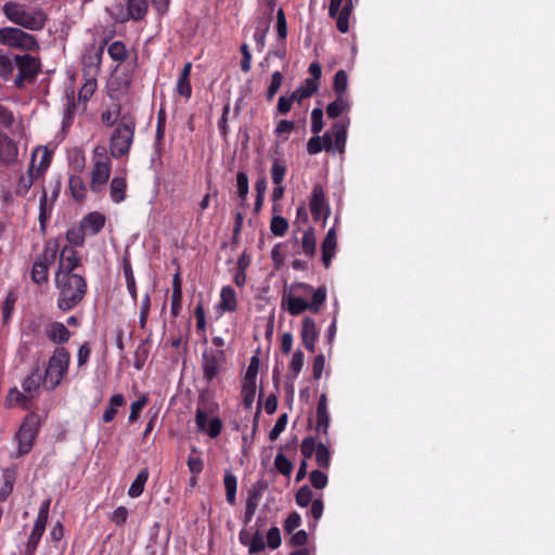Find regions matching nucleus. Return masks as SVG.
Masks as SVG:
<instances>
[{
  "label": "nucleus",
  "mask_w": 555,
  "mask_h": 555,
  "mask_svg": "<svg viewBox=\"0 0 555 555\" xmlns=\"http://www.w3.org/2000/svg\"><path fill=\"white\" fill-rule=\"evenodd\" d=\"M57 245L48 243L41 256H39L31 268L30 279L34 283L41 285L49 280V267L55 260Z\"/></svg>",
  "instance_id": "obj_9"
},
{
  "label": "nucleus",
  "mask_w": 555,
  "mask_h": 555,
  "mask_svg": "<svg viewBox=\"0 0 555 555\" xmlns=\"http://www.w3.org/2000/svg\"><path fill=\"white\" fill-rule=\"evenodd\" d=\"M127 179L125 176H117L111 180L109 196L113 203L119 204L126 199Z\"/></svg>",
  "instance_id": "obj_22"
},
{
  "label": "nucleus",
  "mask_w": 555,
  "mask_h": 555,
  "mask_svg": "<svg viewBox=\"0 0 555 555\" xmlns=\"http://www.w3.org/2000/svg\"><path fill=\"white\" fill-rule=\"evenodd\" d=\"M16 302V296L10 292L1 307L3 323L7 324L12 317L14 306Z\"/></svg>",
  "instance_id": "obj_54"
},
{
  "label": "nucleus",
  "mask_w": 555,
  "mask_h": 555,
  "mask_svg": "<svg viewBox=\"0 0 555 555\" xmlns=\"http://www.w3.org/2000/svg\"><path fill=\"white\" fill-rule=\"evenodd\" d=\"M44 525H40L38 522L34 524L33 530L28 537L27 543L25 545L24 555H35L37 547L41 541V538L46 531Z\"/></svg>",
  "instance_id": "obj_27"
},
{
  "label": "nucleus",
  "mask_w": 555,
  "mask_h": 555,
  "mask_svg": "<svg viewBox=\"0 0 555 555\" xmlns=\"http://www.w3.org/2000/svg\"><path fill=\"white\" fill-rule=\"evenodd\" d=\"M39 431V420L35 414L27 415L22 425L20 426L18 431L15 435V439L18 444L17 453L15 457H21L27 453H29L33 449L34 442Z\"/></svg>",
  "instance_id": "obj_7"
},
{
  "label": "nucleus",
  "mask_w": 555,
  "mask_h": 555,
  "mask_svg": "<svg viewBox=\"0 0 555 555\" xmlns=\"http://www.w3.org/2000/svg\"><path fill=\"white\" fill-rule=\"evenodd\" d=\"M70 195L77 202H82L87 196V185L79 175H72L68 180Z\"/></svg>",
  "instance_id": "obj_29"
},
{
  "label": "nucleus",
  "mask_w": 555,
  "mask_h": 555,
  "mask_svg": "<svg viewBox=\"0 0 555 555\" xmlns=\"http://www.w3.org/2000/svg\"><path fill=\"white\" fill-rule=\"evenodd\" d=\"M195 423L199 431H205L210 438H217L222 430V422L219 417H212L207 425V412L201 408L196 410Z\"/></svg>",
  "instance_id": "obj_16"
},
{
  "label": "nucleus",
  "mask_w": 555,
  "mask_h": 555,
  "mask_svg": "<svg viewBox=\"0 0 555 555\" xmlns=\"http://www.w3.org/2000/svg\"><path fill=\"white\" fill-rule=\"evenodd\" d=\"M126 404V398L122 393H115L108 400V405L104 410V413L102 415L103 423L107 424L115 420L118 408Z\"/></svg>",
  "instance_id": "obj_26"
},
{
  "label": "nucleus",
  "mask_w": 555,
  "mask_h": 555,
  "mask_svg": "<svg viewBox=\"0 0 555 555\" xmlns=\"http://www.w3.org/2000/svg\"><path fill=\"white\" fill-rule=\"evenodd\" d=\"M349 126V120H337L332 126V134L335 142V146L339 153L345 152L346 141H347V129Z\"/></svg>",
  "instance_id": "obj_25"
},
{
  "label": "nucleus",
  "mask_w": 555,
  "mask_h": 555,
  "mask_svg": "<svg viewBox=\"0 0 555 555\" xmlns=\"http://www.w3.org/2000/svg\"><path fill=\"white\" fill-rule=\"evenodd\" d=\"M2 12L10 22L30 30L42 29L47 22L41 10H27L25 5L13 1L7 2Z\"/></svg>",
  "instance_id": "obj_4"
},
{
  "label": "nucleus",
  "mask_w": 555,
  "mask_h": 555,
  "mask_svg": "<svg viewBox=\"0 0 555 555\" xmlns=\"http://www.w3.org/2000/svg\"><path fill=\"white\" fill-rule=\"evenodd\" d=\"M49 167V160L47 153L43 155L38 167L35 166L34 160L30 163L27 171L21 175L17 186L15 190L16 195L26 196L34 183L43 176L44 171Z\"/></svg>",
  "instance_id": "obj_10"
},
{
  "label": "nucleus",
  "mask_w": 555,
  "mask_h": 555,
  "mask_svg": "<svg viewBox=\"0 0 555 555\" xmlns=\"http://www.w3.org/2000/svg\"><path fill=\"white\" fill-rule=\"evenodd\" d=\"M336 246H337L336 230L334 228H331L327 231V233L322 242V245H321L322 262L326 269L332 263V260L335 256Z\"/></svg>",
  "instance_id": "obj_20"
},
{
  "label": "nucleus",
  "mask_w": 555,
  "mask_h": 555,
  "mask_svg": "<svg viewBox=\"0 0 555 555\" xmlns=\"http://www.w3.org/2000/svg\"><path fill=\"white\" fill-rule=\"evenodd\" d=\"M66 99H67V104H66V108L64 111V120H63L64 126L72 124L74 115L77 109V105L75 103L74 91H70V93H66Z\"/></svg>",
  "instance_id": "obj_57"
},
{
  "label": "nucleus",
  "mask_w": 555,
  "mask_h": 555,
  "mask_svg": "<svg viewBox=\"0 0 555 555\" xmlns=\"http://www.w3.org/2000/svg\"><path fill=\"white\" fill-rule=\"evenodd\" d=\"M315 461L319 467L327 469L331 464V453L325 443L319 442L315 452Z\"/></svg>",
  "instance_id": "obj_46"
},
{
  "label": "nucleus",
  "mask_w": 555,
  "mask_h": 555,
  "mask_svg": "<svg viewBox=\"0 0 555 555\" xmlns=\"http://www.w3.org/2000/svg\"><path fill=\"white\" fill-rule=\"evenodd\" d=\"M0 42L21 47L26 50H34L38 48V43L34 36L23 31L18 28L5 27L0 29Z\"/></svg>",
  "instance_id": "obj_11"
},
{
  "label": "nucleus",
  "mask_w": 555,
  "mask_h": 555,
  "mask_svg": "<svg viewBox=\"0 0 555 555\" xmlns=\"http://www.w3.org/2000/svg\"><path fill=\"white\" fill-rule=\"evenodd\" d=\"M274 466L280 474L287 477L291 476L294 467L293 463L281 452L275 456Z\"/></svg>",
  "instance_id": "obj_50"
},
{
  "label": "nucleus",
  "mask_w": 555,
  "mask_h": 555,
  "mask_svg": "<svg viewBox=\"0 0 555 555\" xmlns=\"http://www.w3.org/2000/svg\"><path fill=\"white\" fill-rule=\"evenodd\" d=\"M319 89V83L312 82V80H304V82L292 92V100L301 104L305 99L312 96Z\"/></svg>",
  "instance_id": "obj_30"
},
{
  "label": "nucleus",
  "mask_w": 555,
  "mask_h": 555,
  "mask_svg": "<svg viewBox=\"0 0 555 555\" xmlns=\"http://www.w3.org/2000/svg\"><path fill=\"white\" fill-rule=\"evenodd\" d=\"M283 78H284L283 74L279 70L274 72L271 75V80H270L269 87L266 92V98L268 101L273 100V98L275 96V94L278 93L279 89L282 86Z\"/></svg>",
  "instance_id": "obj_48"
},
{
  "label": "nucleus",
  "mask_w": 555,
  "mask_h": 555,
  "mask_svg": "<svg viewBox=\"0 0 555 555\" xmlns=\"http://www.w3.org/2000/svg\"><path fill=\"white\" fill-rule=\"evenodd\" d=\"M310 482L315 489H324L327 486V475L319 469H314L309 475Z\"/></svg>",
  "instance_id": "obj_63"
},
{
  "label": "nucleus",
  "mask_w": 555,
  "mask_h": 555,
  "mask_svg": "<svg viewBox=\"0 0 555 555\" xmlns=\"http://www.w3.org/2000/svg\"><path fill=\"white\" fill-rule=\"evenodd\" d=\"M309 206L314 221H326L331 214V208L327 203L324 189L320 183H315L312 188Z\"/></svg>",
  "instance_id": "obj_12"
},
{
  "label": "nucleus",
  "mask_w": 555,
  "mask_h": 555,
  "mask_svg": "<svg viewBox=\"0 0 555 555\" xmlns=\"http://www.w3.org/2000/svg\"><path fill=\"white\" fill-rule=\"evenodd\" d=\"M69 363V351L64 347L55 348L43 372L47 390H54L62 383L63 378L67 375Z\"/></svg>",
  "instance_id": "obj_6"
},
{
  "label": "nucleus",
  "mask_w": 555,
  "mask_h": 555,
  "mask_svg": "<svg viewBox=\"0 0 555 555\" xmlns=\"http://www.w3.org/2000/svg\"><path fill=\"white\" fill-rule=\"evenodd\" d=\"M312 498H313V492L310 489V487L307 485L300 487L295 495L296 503L300 507H307L310 503H312L313 502Z\"/></svg>",
  "instance_id": "obj_52"
},
{
  "label": "nucleus",
  "mask_w": 555,
  "mask_h": 555,
  "mask_svg": "<svg viewBox=\"0 0 555 555\" xmlns=\"http://www.w3.org/2000/svg\"><path fill=\"white\" fill-rule=\"evenodd\" d=\"M15 482V474L10 470L3 473V485L0 488V502L5 501L12 493Z\"/></svg>",
  "instance_id": "obj_45"
},
{
  "label": "nucleus",
  "mask_w": 555,
  "mask_h": 555,
  "mask_svg": "<svg viewBox=\"0 0 555 555\" xmlns=\"http://www.w3.org/2000/svg\"><path fill=\"white\" fill-rule=\"evenodd\" d=\"M149 476L150 473L147 468H143L138 473L135 479L128 489V495L130 498H139L143 493Z\"/></svg>",
  "instance_id": "obj_37"
},
{
  "label": "nucleus",
  "mask_w": 555,
  "mask_h": 555,
  "mask_svg": "<svg viewBox=\"0 0 555 555\" xmlns=\"http://www.w3.org/2000/svg\"><path fill=\"white\" fill-rule=\"evenodd\" d=\"M287 48H286V40H280L278 39L276 43L271 47V49L268 51L267 55L264 56V62H268L270 57H279L281 60L286 57Z\"/></svg>",
  "instance_id": "obj_55"
},
{
  "label": "nucleus",
  "mask_w": 555,
  "mask_h": 555,
  "mask_svg": "<svg viewBox=\"0 0 555 555\" xmlns=\"http://www.w3.org/2000/svg\"><path fill=\"white\" fill-rule=\"evenodd\" d=\"M304 362V352L301 350L295 351L289 362V371L293 374V378H296L299 375L300 371L302 370Z\"/></svg>",
  "instance_id": "obj_58"
},
{
  "label": "nucleus",
  "mask_w": 555,
  "mask_h": 555,
  "mask_svg": "<svg viewBox=\"0 0 555 555\" xmlns=\"http://www.w3.org/2000/svg\"><path fill=\"white\" fill-rule=\"evenodd\" d=\"M137 119L131 113H125L119 117L117 126L109 138V154L118 159L128 156L134 141Z\"/></svg>",
  "instance_id": "obj_3"
},
{
  "label": "nucleus",
  "mask_w": 555,
  "mask_h": 555,
  "mask_svg": "<svg viewBox=\"0 0 555 555\" xmlns=\"http://www.w3.org/2000/svg\"><path fill=\"white\" fill-rule=\"evenodd\" d=\"M300 336L305 348L310 352H314L315 341L319 337V332L317 330V324L312 318L305 317L302 319Z\"/></svg>",
  "instance_id": "obj_17"
},
{
  "label": "nucleus",
  "mask_w": 555,
  "mask_h": 555,
  "mask_svg": "<svg viewBox=\"0 0 555 555\" xmlns=\"http://www.w3.org/2000/svg\"><path fill=\"white\" fill-rule=\"evenodd\" d=\"M147 402H149V396L144 393V395L140 396L138 400H135L131 403L130 414L128 417L129 423H134L138 421V418L140 417V413L142 412L144 406L147 404Z\"/></svg>",
  "instance_id": "obj_47"
},
{
  "label": "nucleus",
  "mask_w": 555,
  "mask_h": 555,
  "mask_svg": "<svg viewBox=\"0 0 555 555\" xmlns=\"http://www.w3.org/2000/svg\"><path fill=\"white\" fill-rule=\"evenodd\" d=\"M121 115L122 114H120V107L117 106L116 111L106 109L102 112L101 120L103 125H105L106 127H113L115 125L117 126V122Z\"/></svg>",
  "instance_id": "obj_62"
},
{
  "label": "nucleus",
  "mask_w": 555,
  "mask_h": 555,
  "mask_svg": "<svg viewBox=\"0 0 555 555\" xmlns=\"http://www.w3.org/2000/svg\"><path fill=\"white\" fill-rule=\"evenodd\" d=\"M287 421H288V417H287L286 413H283V414H281L279 416V418L276 420L273 428L269 433V439L271 441L276 440L278 437L285 430V427L287 425Z\"/></svg>",
  "instance_id": "obj_61"
},
{
  "label": "nucleus",
  "mask_w": 555,
  "mask_h": 555,
  "mask_svg": "<svg viewBox=\"0 0 555 555\" xmlns=\"http://www.w3.org/2000/svg\"><path fill=\"white\" fill-rule=\"evenodd\" d=\"M271 232L276 236H283L288 230V222L282 216H274L270 222Z\"/></svg>",
  "instance_id": "obj_53"
},
{
  "label": "nucleus",
  "mask_w": 555,
  "mask_h": 555,
  "mask_svg": "<svg viewBox=\"0 0 555 555\" xmlns=\"http://www.w3.org/2000/svg\"><path fill=\"white\" fill-rule=\"evenodd\" d=\"M17 156V146L7 134L0 133V162L11 164Z\"/></svg>",
  "instance_id": "obj_23"
},
{
  "label": "nucleus",
  "mask_w": 555,
  "mask_h": 555,
  "mask_svg": "<svg viewBox=\"0 0 555 555\" xmlns=\"http://www.w3.org/2000/svg\"><path fill=\"white\" fill-rule=\"evenodd\" d=\"M48 337L54 344L61 345L70 338V332L63 323L53 322L48 330Z\"/></svg>",
  "instance_id": "obj_31"
},
{
  "label": "nucleus",
  "mask_w": 555,
  "mask_h": 555,
  "mask_svg": "<svg viewBox=\"0 0 555 555\" xmlns=\"http://www.w3.org/2000/svg\"><path fill=\"white\" fill-rule=\"evenodd\" d=\"M348 87V75L344 69L336 72L333 81V89L336 95L345 96Z\"/></svg>",
  "instance_id": "obj_42"
},
{
  "label": "nucleus",
  "mask_w": 555,
  "mask_h": 555,
  "mask_svg": "<svg viewBox=\"0 0 555 555\" xmlns=\"http://www.w3.org/2000/svg\"><path fill=\"white\" fill-rule=\"evenodd\" d=\"M259 369V359L255 356L250 359L249 365L244 376L243 384L256 385V378Z\"/></svg>",
  "instance_id": "obj_56"
},
{
  "label": "nucleus",
  "mask_w": 555,
  "mask_h": 555,
  "mask_svg": "<svg viewBox=\"0 0 555 555\" xmlns=\"http://www.w3.org/2000/svg\"><path fill=\"white\" fill-rule=\"evenodd\" d=\"M236 189L237 196L242 202H245L247 198L249 184H248V176L244 171H238L236 175Z\"/></svg>",
  "instance_id": "obj_51"
},
{
  "label": "nucleus",
  "mask_w": 555,
  "mask_h": 555,
  "mask_svg": "<svg viewBox=\"0 0 555 555\" xmlns=\"http://www.w3.org/2000/svg\"><path fill=\"white\" fill-rule=\"evenodd\" d=\"M323 129V111L319 107L312 109L311 113V131L319 134Z\"/></svg>",
  "instance_id": "obj_64"
},
{
  "label": "nucleus",
  "mask_w": 555,
  "mask_h": 555,
  "mask_svg": "<svg viewBox=\"0 0 555 555\" xmlns=\"http://www.w3.org/2000/svg\"><path fill=\"white\" fill-rule=\"evenodd\" d=\"M352 11L351 0H331L328 15L336 20V27L341 34L349 30V17Z\"/></svg>",
  "instance_id": "obj_13"
},
{
  "label": "nucleus",
  "mask_w": 555,
  "mask_h": 555,
  "mask_svg": "<svg viewBox=\"0 0 555 555\" xmlns=\"http://www.w3.org/2000/svg\"><path fill=\"white\" fill-rule=\"evenodd\" d=\"M17 69L14 86L24 89L26 85L35 82L41 70L39 59L28 54H0V77L8 80L13 70Z\"/></svg>",
  "instance_id": "obj_1"
},
{
  "label": "nucleus",
  "mask_w": 555,
  "mask_h": 555,
  "mask_svg": "<svg viewBox=\"0 0 555 555\" xmlns=\"http://www.w3.org/2000/svg\"><path fill=\"white\" fill-rule=\"evenodd\" d=\"M326 300V288L324 286H321L313 291L312 299L310 302H308L309 311L313 313H318L322 307V305Z\"/></svg>",
  "instance_id": "obj_43"
},
{
  "label": "nucleus",
  "mask_w": 555,
  "mask_h": 555,
  "mask_svg": "<svg viewBox=\"0 0 555 555\" xmlns=\"http://www.w3.org/2000/svg\"><path fill=\"white\" fill-rule=\"evenodd\" d=\"M81 267V260L77 251L69 246H64L60 254L59 267L55 274H79L76 272Z\"/></svg>",
  "instance_id": "obj_15"
},
{
  "label": "nucleus",
  "mask_w": 555,
  "mask_h": 555,
  "mask_svg": "<svg viewBox=\"0 0 555 555\" xmlns=\"http://www.w3.org/2000/svg\"><path fill=\"white\" fill-rule=\"evenodd\" d=\"M108 55L115 62L122 63L127 59V49L124 42L114 41L107 49Z\"/></svg>",
  "instance_id": "obj_41"
},
{
  "label": "nucleus",
  "mask_w": 555,
  "mask_h": 555,
  "mask_svg": "<svg viewBox=\"0 0 555 555\" xmlns=\"http://www.w3.org/2000/svg\"><path fill=\"white\" fill-rule=\"evenodd\" d=\"M301 249L302 253L309 257L313 258L317 253V237L314 233V229L309 227L302 235L301 238Z\"/></svg>",
  "instance_id": "obj_35"
},
{
  "label": "nucleus",
  "mask_w": 555,
  "mask_h": 555,
  "mask_svg": "<svg viewBox=\"0 0 555 555\" xmlns=\"http://www.w3.org/2000/svg\"><path fill=\"white\" fill-rule=\"evenodd\" d=\"M104 41L100 47L92 46L87 54L82 57V75L83 77L96 78L101 72L102 57L104 53Z\"/></svg>",
  "instance_id": "obj_14"
},
{
  "label": "nucleus",
  "mask_w": 555,
  "mask_h": 555,
  "mask_svg": "<svg viewBox=\"0 0 555 555\" xmlns=\"http://www.w3.org/2000/svg\"><path fill=\"white\" fill-rule=\"evenodd\" d=\"M80 224L86 233L96 235L105 225V217L98 211L90 212L83 217Z\"/></svg>",
  "instance_id": "obj_21"
},
{
  "label": "nucleus",
  "mask_w": 555,
  "mask_h": 555,
  "mask_svg": "<svg viewBox=\"0 0 555 555\" xmlns=\"http://www.w3.org/2000/svg\"><path fill=\"white\" fill-rule=\"evenodd\" d=\"M83 78H85V83L81 87V89L79 90L78 98H79V102L83 103V109H85L86 103L94 94V92L98 88V83H96V78H94V77H83Z\"/></svg>",
  "instance_id": "obj_40"
},
{
  "label": "nucleus",
  "mask_w": 555,
  "mask_h": 555,
  "mask_svg": "<svg viewBox=\"0 0 555 555\" xmlns=\"http://www.w3.org/2000/svg\"><path fill=\"white\" fill-rule=\"evenodd\" d=\"M318 443L315 438L312 436L306 437L300 446V452L304 456V460L310 459L317 452Z\"/></svg>",
  "instance_id": "obj_59"
},
{
  "label": "nucleus",
  "mask_w": 555,
  "mask_h": 555,
  "mask_svg": "<svg viewBox=\"0 0 555 555\" xmlns=\"http://www.w3.org/2000/svg\"><path fill=\"white\" fill-rule=\"evenodd\" d=\"M227 365L225 352L222 349H205L202 354L203 377L211 383L224 370Z\"/></svg>",
  "instance_id": "obj_8"
},
{
  "label": "nucleus",
  "mask_w": 555,
  "mask_h": 555,
  "mask_svg": "<svg viewBox=\"0 0 555 555\" xmlns=\"http://www.w3.org/2000/svg\"><path fill=\"white\" fill-rule=\"evenodd\" d=\"M57 195H59V189L53 191L52 201L49 204L48 203V194H47L46 190L42 189V194H41L40 201H39V223H40V228L42 230H44L46 224L51 217L53 202L55 201Z\"/></svg>",
  "instance_id": "obj_24"
},
{
  "label": "nucleus",
  "mask_w": 555,
  "mask_h": 555,
  "mask_svg": "<svg viewBox=\"0 0 555 555\" xmlns=\"http://www.w3.org/2000/svg\"><path fill=\"white\" fill-rule=\"evenodd\" d=\"M128 17L133 21H141L147 13V0H125Z\"/></svg>",
  "instance_id": "obj_28"
},
{
  "label": "nucleus",
  "mask_w": 555,
  "mask_h": 555,
  "mask_svg": "<svg viewBox=\"0 0 555 555\" xmlns=\"http://www.w3.org/2000/svg\"><path fill=\"white\" fill-rule=\"evenodd\" d=\"M223 486L225 489L227 502L230 505H234L236 503L237 478L232 472L225 470L223 476Z\"/></svg>",
  "instance_id": "obj_33"
},
{
  "label": "nucleus",
  "mask_w": 555,
  "mask_h": 555,
  "mask_svg": "<svg viewBox=\"0 0 555 555\" xmlns=\"http://www.w3.org/2000/svg\"><path fill=\"white\" fill-rule=\"evenodd\" d=\"M57 291L56 306L62 312H68L78 307L88 292V283L83 274H55Z\"/></svg>",
  "instance_id": "obj_2"
},
{
  "label": "nucleus",
  "mask_w": 555,
  "mask_h": 555,
  "mask_svg": "<svg viewBox=\"0 0 555 555\" xmlns=\"http://www.w3.org/2000/svg\"><path fill=\"white\" fill-rule=\"evenodd\" d=\"M122 271L126 279L127 289L133 299V301H137L138 298V292H137V284L135 279L132 270V266L129 259L125 258L122 261Z\"/></svg>",
  "instance_id": "obj_38"
},
{
  "label": "nucleus",
  "mask_w": 555,
  "mask_h": 555,
  "mask_svg": "<svg viewBox=\"0 0 555 555\" xmlns=\"http://www.w3.org/2000/svg\"><path fill=\"white\" fill-rule=\"evenodd\" d=\"M220 308L223 311L234 312L237 308L236 293L231 286H223L220 293Z\"/></svg>",
  "instance_id": "obj_32"
},
{
  "label": "nucleus",
  "mask_w": 555,
  "mask_h": 555,
  "mask_svg": "<svg viewBox=\"0 0 555 555\" xmlns=\"http://www.w3.org/2000/svg\"><path fill=\"white\" fill-rule=\"evenodd\" d=\"M349 109V102L345 96L336 95V100L328 103L326 107V114L328 118L336 119L338 118L345 111Z\"/></svg>",
  "instance_id": "obj_39"
},
{
  "label": "nucleus",
  "mask_w": 555,
  "mask_h": 555,
  "mask_svg": "<svg viewBox=\"0 0 555 555\" xmlns=\"http://www.w3.org/2000/svg\"><path fill=\"white\" fill-rule=\"evenodd\" d=\"M282 304H286V310L291 315H299L309 310L308 301L298 296L289 295L287 298H283Z\"/></svg>",
  "instance_id": "obj_34"
},
{
  "label": "nucleus",
  "mask_w": 555,
  "mask_h": 555,
  "mask_svg": "<svg viewBox=\"0 0 555 555\" xmlns=\"http://www.w3.org/2000/svg\"><path fill=\"white\" fill-rule=\"evenodd\" d=\"M330 413L327 409V397L325 393H322L319 398L318 406H317V422H315V430L318 434L322 436H327L328 427H330Z\"/></svg>",
  "instance_id": "obj_18"
},
{
  "label": "nucleus",
  "mask_w": 555,
  "mask_h": 555,
  "mask_svg": "<svg viewBox=\"0 0 555 555\" xmlns=\"http://www.w3.org/2000/svg\"><path fill=\"white\" fill-rule=\"evenodd\" d=\"M46 376L40 371L39 366H37L30 372L29 375L24 378L22 387L30 398H34L38 395L39 388L41 386L46 388Z\"/></svg>",
  "instance_id": "obj_19"
},
{
  "label": "nucleus",
  "mask_w": 555,
  "mask_h": 555,
  "mask_svg": "<svg viewBox=\"0 0 555 555\" xmlns=\"http://www.w3.org/2000/svg\"><path fill=\"white\" fill-rule=\"evenodd\" d=\"M86 234L81 225L79 228H72L66 232V240L70 245L80 247L85 244Z\"/></svg>",
  "instance_id": "obj_49"
},
{
  "label": "nucleus",
  "mask_w": 555,
  "mask_h": 555,
  "mask_svg": "<svg viewBox=\"0 0 555 555\" xmlns=\"http://www.w3.org/2000/svg\"><path fill=\"white\" fill-rule=\"evenodd\" d=\"M256 385L243 384L242 385V397L243 403L246 409H251L255 397H256Z\"/></svg>",
  "instance_id": "obj_60"
},
{
  "label": "nucleus",
  "mask_w": 555,
  "mask_h": 555,
  "mask_svg": "<svg viewBox=\"0 0 555 555\" xmlns=\"http://www.w3.org/2000/svg\"><path fill=\"white\" fill-rule=\"evenodd\" d=\"M68 165L77 173L86 168V155L82 149L73 147L68 151Z\"/></svg>",
  "instance_id": "obj_36"
},
{
  "label": "nucleus",
  "mask_w": 555,
  "mask_h": 555,
  "mask_svg": "<svg viewBox=\"0 0 555 555\" xmlns=\"http://www.w3.org/2000/svg\"><path fill=\"white\" fill-rule=\"evenodd\" d=\"M104 145H96L92 151V170L90 190L100 194L105 189L112 172V159Z\"/></svg>",
  "instance_id": "obj_5"
},
{
  "label": "nucleus",
  "mask_w": 555,
  "mask_h": 555,
  "mask_svg": "<svg viewBox=\"0 0 555 555\" xmlns=\"http://www.w3.org/2000/svg\"><path fill=\"white\" fill-rule=\"evenodd\" d=\"M286 165L284 160L275 158L271 167V179L275 185H280L285 178Z\"/></svg>",
  "instance_id": "obj_44"
}]
</instances>
